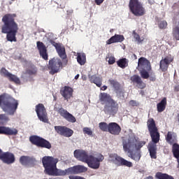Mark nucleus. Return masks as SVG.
I'll return each mask as SVG.
<instances>
[{
  "instance_id": "obj_22",
  "label": "nucleus",
  "mask_w": 179,
  "mask_h": 179,
  "mask_svg": "<svg viewBox=\"0 0 179 179\" xmlns=\"http://www.w3.org/2000/svg\"><path fill=\"white\" fill-rule=\"evenodd\" d=\"M131 80L134 83H136L139 89H145V87H146V85L144 84V83L142 82V80L141 79V77H139V76L134 75L131 76Z\"/></svg>"
},
{
  "instance_id": "obj_54",
  "label": "nucleus",
  "mask_w": 179,
  "mask_h": 179,
  "mask_svg": "<svg viewBox=\"0 0 179 179\" xmlns=\"http://www.w3.org/2000/svg\"><path fill=\"white\" fill-rule=\"evenodd\" d=\"M12 1H15V0H12Z\"/></svg>"
},
{
  "instance_id": "obj_17",
  "label": "nucleus",
  "mask_w": 179,
  "mask_h": 179,
  "mask_svg": "<svg viewBox=\"0 0 179 179\" xmlns=\"http://www.w3.org/2000/svg\"><path fill=\"white\" fill-rule=\"evenodd\" d=\"M173 59L174 58L171 55L166 56L164 59H162L160 61V69H162L163 72H166V70L169 68V65L173 62Z\"/></svg>"
},
{
  "instance_id": "obj_35",
  "label": "nucleus",
  "mask_w": 179,
  "mask_h": 179,
  "mask_svg": "<svg viewBox=\"0 0 179 179\" xmlns=\"http://www.w3.org/2000/svg\"><path fill=\"white\" fill-rule=\"evenodd\" d=\"M72 135H73V130H72L69 128L65 127L64 131L63 133V136L69 138V137L72 136Z\"/></svg>"
},
{
  "instance_id": "obj_15",
  "label": "nucleus",
  "mask_w": 179,
  "mask_h": 179,
  "mask_svg": "<svg viewBox=\"0 0 179 179\" xmlns=\"http://www.w3.org/2000/svg\"><path fill=\"white\" fill-rule=\"evenodd\" d=\"M57 113L69 122H76V118L75 116L72 115V114L69 113L66 110L61 108L57 110Z\"/></svg>"
},
{
  "instance_id": "obj_44",
  "label": "nucleus",
  "mask_w": 179,
  "mask_h": 179,
  "mask_svg": "<svg viewBox=\"0 0 179 179\" xmlns=\"http://www.w3.org/2000/svg\"><path fill=\"white\" fill-rule=\"evenodd\" d=\"M108 59V64H110V65H113V64H114L115 62V58L114 57V56H108L107 57Z\"/></svg>"
},
{
  "instance_id": "obj_12",
  "label": "nucleus",
  "mask_w": 179,
  "mask_h": 179,
  "mask_svg": "<svg viewBox=\"0 0 179 179\" xmlns=\"http://www.w3.org/2000/svg\"><path fill=\"white\" fill-rule=\"evenodd\" d=\"M61 66H62V62L61 59L54 57L49 61L50 73H51V75H54L55 73L59 72Z\"/></svg>"
},
{
  "instance_id": "obj_38",
  "label": "nucleus",
  "mask_w": 179,
  "mask_h": 179,
  "mask_svg": "<svg viewBox=\"0 0 179 179\" xmlns=\"http://www.w3.org/2000/svg\"><path fill=\"white\" fill-rule=\"evenodd\" d=\"M99 127L101 131H103L104 132H107V131H108V124L106 122H100L99 124Z\"/></svg>"
},
{
  "instance_id": "obj_39",
  "label": "nucleus",
  "mask_w": 179,
  "mask_h": 179,
  "mask_svg": "<svg viewBox=\"0 0 179 179\" xmlns=\"http://www.w3.org/2000/svg\"><path fill=\"white\" fill-rule=\"evenodd\" d=\"M65 127H61V126H55V129L57 134L59 135H64V132L65 131Z\"/></svg>"
},
{
  "instance_id": "obj_16",
  "label": "nucleus",
  "mask_w": 179,
  "mask_h": 179,
  "mask_svg": "<svg viewBox=\"0 0 179 179\" xmlns=\"http://www.w3.org/2000/svg\"><path fill=\"white\" fill-rule=\"evenodd\" d=\"M74 157L80 162L86 163L89 159V155H87V152L83 150H76L74 151Z\"/></svg>"
},
{
  "instance_id": "obj_23",
  "label": "nucleus",
  "mask_w": 179,
  "mask_h": 179,
  "mask_svg": "<svg viewBox=\"0 0 179 179\" xmlns=\"http://www.w3.org/2000/svg\"><path fill=\"white\" fill-rule=\"evenodd\" d=\"M72 93H73V90H72L69 87H64L63 90H62L61 94L66 99V100H68L70 97H72Z\"/></svg>"
},
{
  "instance_id": "obj_32",
  "label": "nucleus",
  "mask_w": 179,
  "mask_h": 179,
  "mask_svg": "<svg viewBox=\"0 0 179 179\" xmlns=\"http://www.w3.org/2000/svg\"><path fill=\"white\" fill-rule=\"evenodd\" d=\"M8 79H9L10 82H14L16 85H20V79L15 75L10 73V76H8Z\"/></svg>"
},
{
  "instance_id": "obj_46",
  "label": "nucleus",
  "mask_w": 179,
  "mask_h": 179,
  "mask_svg": "<svg viewBox=\"0 0 179 179\" xmlns=\"http://www.w3.org/2000/svg\"><path fill=\"white\" fill-rule=\"evenodd\" d=\"M129 106H132L133 107H135V106H138V102L136 101L131 100L129 102Z\"/></svg>"
},
{
  "instance_id": "obj_30",
  "label": "nucleus",
  "mask_w": 179,
  "mask_h": 179,
  "mask_svg": "<svg viewBox=\"0 0 179 179\" xmlns=\"http://www.w3.org/2000/svg\"><path fill=\"white\" fill-rule=\"evenodd\" d=\"M155 177L158 179H174L173 176L168 175L167 173H162L160 172L157 173Z\"/></svg>"
},
{
  "instance_id": "obj_6",
  "label": "nucleus",
  "mask_w": 179,
  "mask_h": 179,
  "mask_svg": "<svg viewBox=\"0 0 179 179\" xmlns=\"http://www.w3.org/2000/svg\"><path fill=\"white\" fill-rule=\"evenodd\" d=\"M17 106H19L17 100L9 97L6 94L0 95V107L8 115H13L16 113Z\"/></svg>"
},
{
  "instance_id": "obj_18",
  "label": "nucleus",
  "mask_w": 179,
  "mask_h": 179,
  "mask_svg": "<svg viewBox=\"0 0 179 179\" xmlns=\"http://www.w3.org/2000/svg\"><path fill=\"white\" fill-rule=\"evenodd\" d=\"M36 45L41 57H42L43 59L47 61L48 59V54L47 53V47H45V45L42 42L38 41Z\"/></svg>"
},
{
  "instance_id": "obj_2",
  "label": "nucleus",
  "mask_w": 179,
  "mask_h": 179,
  "mask_svg": "<svg viewBox=\"0 0 179 179\" xmlns=\"http://www.w3.org/2000/svg\"><path fill=\"white\" fill-rule=\"evenodd\" d=\"M145 144V143L144 141H139L138 138L133 134L122 138L124 152L127 153L128 157L135 160V162H139L141 160V151L139 149L142 146H144Z\"/></svg>"
},
{
  "instance_id": "obj_11",
  "label": "nucleus",
  "mask_w": 179,
  "mask_h": 179,
  "mask_svg": "<svg viewBox=\"0 0 179 179\" xmlns=\"http://www.w3.org/2000/svg\"><path fill=\"white\" fill-rule=\"evenodd\" d=\"M29 141L33 143V145H36V146H38L39 148L51 149V143L43 138L37 136H32L29 138Z\"/></svg>"
},
{
  "instance_id": "obj_33",
  "label": "nucleus",
  "mask_w": 179,
  "mask_h": 179,
  "mask_svg": "<svg viewBox=\"0 0 179 179\" xmlns=\"http://www.w3.org/2000/svg\"><path fill=\"white\" fill-rule=\"evenodd\" d=\"M133 36L135 41L137 42V44H142V43H143V40H145V38L139 36V34L136 33L135 31H133Z\"/></svg>"
},
{
  "instance_id": "obj_40",
  "label": "nucleus",
  "mask_w": 179,
  "mask_h": 179,
  "mask_svg": "<svg viewBox=\"0 0 179 179\" xmlns=\"http://www.w3.org/2000/svg\"><path fill=\"white\" fill-rule=\"evenodd\" d=\"M83 134L85 135H88L89 136H92L93 135V131H92V129L89 127H84L83 129Z\"/></svg>"
},
{
  "instance_id": "obj_45",
  "label": "nucleus",
  "mask_w": 179,
  "mask_h": 179,
  "mask_svg": "<svg viewBox=\"0 0 179 179\" xmlns=\"http://www.w3.org/2000/svg\"><path fill=\"white\" fill-rule=\"evenodd\" d=\"M36 72H37V70L36 69H29L27 71V73H28L29 75H36Z\"/></svg>"
},
{
  "instance_id": "obj_8",
  "label": "nucleus",
  "mask_w": 179,
  "mask_h": 179,
  "mask_svg": "<svg viewBox=\"0 0 179 179\" xmlns=\"http://www.w3.org/2000/svg\"><path fill=\"white\" fill-rule=\"evenodd\" d=\"M129 7L134 16H143L146 13L143 4L139 0H130Z\"/></svg>"
},
{
  "instance_id": "obj_53",
  "label": "nucleus",
  "mask_w": 179,
  "mask_h": 179,
  "mask_svg": "<svg viewBox=\"0 0 179 179\" xmlns=\"http://www.w3.org/2000/svg\"><path fill=\"white\" fill-rule=\"evenodd\" d=\"M145 179H153V177L149 176V177L145 178Z\"/></svg>"
},
{
  "instance_id": "obj_52",
  "label": "nucleus",
  "mask_w": 179,
  "mask_h": 179,
  "mask_svg": "<svg viewBox=\"0 0 179 179\" xmlns=\"http://www.w3.org/2000/svg\"><path fill=\"white\" fill-rule=\"evenodd\" d=\"M75 79H76V80L79 79V74H77V75L75 76Z\"/></svg>"
},
{
  "instance_id": "obj_9",
  "label": "nucleus",
  "mask_w": 179,
  "mask_h": 179,
  "mask_svg": "<svg viewBox=\"0 0 179 179\" xmlns=\"http://www.w3.org/2000/svg\"><path fill=\"white\" fill-rule=\"evenodd\" d=\"M104 160V156L101 154H96L94 155H89L88 159H87V164L90 169L97 170L100 167V163Z\"/></svg>"
},
{
  "instance_id": "obj_10",
  "label": "nucleus",
  "mask_w": 179,
  "mask_h": 179,
  "mask_svg": "<svg viewBox=\"0 0 179 179\" xmlns=\"http://www.w3.org/2000/svg\"><path fill=\"white\" fill-rule=\"evenodd\" d=\"M109 162L117 166H126V167H132V162L118 156L117 154H110L109 156Z\"/></svg>"
},
{
  "instance_id": "obj_41",
  "label": "nucleus",
  "mask_w": 179,
  "mask_h": 179,
  "mask_svg": "<svg viewBox=\"0 0 179 179\" xmlns=\"http://www.w3.org/2000/svg\"><path fill=\"white\" fill-rule=\"evenodd\" d=\"M0 73L3 75V76H6V78H8L10 74V73H9V71H8V70H6L5 68H1L0 70Z\"/></svg>"
},
{
  "instance_id": "obj_27",
  "label": "nucleus",
  "mask_w": 179,
  "mask_h": 179,
  "mask_svg": "<svg viewBox=\"0 0 179 179\" xmlns=\"http://www.w3.org/2000/svg\"><path fill=\"white\" fill-rule=\"evenodd\" d=\"M166 139L168 143H174V142L177 141V134L173 132L169 131L168 132Z\"/></svg>"
},
{
  "instance_id": "obj_51",
  "label": "nucleus",
  "mask_w": 179,
  "mask_h": 179,
  "mask_svg": "<svg viewBox=\"0 0 179 179\" xmlns=\"http://www.w3.org/2000/svg\"><path fill=\"white\" fill-rule=\"evenodd\" d=\"M82 79H83V80H86V79H87V78L86 77V76L83 75V76H82Z\"/></svg>"
},
{
  "instance_id": "obj_5",
  "label": "nucleus",
  "mask_w": 179,
  "mask_h": 179,
  "mask_svg": "<svg viewBox=\"0 0 179 179\" xmlns=\"http://www.w3.org/2000/svg\"><path fill=\"white\" fill-rule=\"evenodd\" d=\"M99 99L101 104H105L103 111L106 114H109L110 115L117 114L118 103L112 99L110 94L105 92L101 93L99 95Z\"/></svg>"
},
{
  "instance_id": "obj_49",
  "label": "nucleus",
  "mask_w": 179,
  "mask_h": 179,
  "mask_svg": "<svg viewBox=\"0 0 179 179\" xmlns=\"http://www.w3.org/2000/svg\"><path fill=\"white\" fill-rule=\"evenodd\" d=\"M175 90L179 92V84L175 86Z\"/></svg>"
},
{
  "instance_id": "obj_48",
  "label": "nucleus",
  "mask_w": 179,
  "mask_h": 179,
  "mask_svg": "<svg viewBox=\"0 0 179 179\" xmlns=\"http://www.w3.org/2000/svg\"><path fill=\"white\" fill-rule=\"evenodd\" d=\"M3 153L4 152H2V150L0 149V159L1 160L2 157H3Z\"/></svg>"
},
{
  "instance_id": "obj_29",
  "label": "nucleus",
  "mask_w": 179,
  "mask_h": 179,
  "mask_svg": "<svg viewBox=\"0 0 179 179\" xmlns=\"http://www.w3.org/2000/svg\"><path fill=\"white\" fill-rule=\"evenodd\" d=\"M31 162V158L30 157L27 156H22L20 158V163L22 164L23 166H26L29 164Z\"/></svg>"
},
{
  "instance_id": "obj_14",
  "label": "nucleus",
  "mask_w": 179,
  "mask_h": 179,
  "mask_svg": "<svg viewBox=\"0 0 179 179\" xmlns=\"http://www.w3.org/2000/svg\"><path fill=\"white\" fill-rule=\"evenodd\" d=\"M19 134V130L15 127L0 126V135H10L16 136Z\"/></svg>"
},
{
  "instance_id": "obj_43",
  "label": "nucleus",
  "mask_w": 179,
  "mask_h": 179,
  "mask_svg": "<svg viewBox=\"0 0 179 179\" xmlns=\"http://www.w3.org/2000/svg\"><path fill=\"white\" fill-rule=\"evenodd\" d=\"M173 36L176 40H179V28L176 27L173 29Z\"/></svg>"
},
{
  "instance_id": "obj_3",
  "label": "nucleus",
  "mask_w": 179,
  "mask_h": 179,
  "mask_svg": "<svg viewBox=\"0 0 179 179\" xmlns=\"http://www.w3.org/2000/svg\"><path fill=\"white\" fill-rule=\"evenodd\" d=\"M15 14H6L2 17L3 25L1 27V33L6 35L7 41L10 43H16V34L19 27L17 23L15 22Z\"/></svg>"
},
{
  "instance_id": "obj_20",
  "label": "nucleus",
  "mask_w": 179,
  "mask_h": 179,
  "mask_svg": "<svg viewBox=\"0 0 179 179\" xmlns=\"http://www.w3.org/2000/svg\"><path fill=\"white\" fill-rule=\"evenodd\" d=\"M1 160L6 164H12V163H15V155L10 152H4Z\"/></svg>"
},
{
  "instance_id": "obj_24",
  "label": "nucleus",
  "mask_w": 179,
  "mask_h": 179,
  "mask_svg": "<svg viewBox=\"0 0 179 179\" xmlns=\"http://www.w3.org/2000/svg\"><path fill=\"white\" fill-rule=\"evenodd\" d=\"M56 50L60 58H62V59H65V58H66V54L65 53V48H64L62 45L56 44Z\"/></svg>"
},
{
  "instance_id": "obj_4",
  "label": "nucleus",
  "mask_w": 179,
  "mask_h": 179,
  "mask_svg": "<svg viewBox=\"0 0 179 179\" xmlns=\"http://www.w3.org/2000/svg\"><path fill=\"white\" fill-rule=\"evenodd\" d=\"M147 125L152 139V142L148 145L150 156L151 159H157V147L156 143H159V141H160V134L157 131V127H156V124L152 118L148 120Z\"/></svg>"
},
{
  "instance_id": "obj_37",
  "label": "nucleus",
  "mask_w": 179,
  "mask_h": 179,
  "mask_svg": "<svg viewBox=\"0 0 179 179\" xmlns=\"http://www.w3.org/2000/svg\"><path fill=\"white\" fill-rule=\"evenodd\" d=\"M117 65L120 68H125L126 66H128V61L127 59H122L117 61Z\"/></svg>"
},
{
  "instance_id": "obj_21",
  "label": "nucleus",
  "mask_w": 179,
  "mask_h": 179,
  "mask_svg": "<svg viewBox=\"0 0 179 179\" xmlns=\"http://www.w3.org/2000/svg\"><path fill=\"white\" fill-rule=\"evenodd\" d=\"M124 40H125L124 36L115 34L106 41V44L110 45L114 43H122Z\"/></svg>"
},
{
  "instance_id": "obj_47",
  "label": "nucleus",
  "mask_w": 179,
  "mask_h": 179,
  "mask_svg": "<svg viewBox=\"0 0 179 179\" xmlns=\"http://www.w3.org/2000/svg\"><path fill=\"white\" fill-rule=\"evenodd\" d=\"M94 2L96 5L100 6L104 2V0H94Z\"/></svg>"
},
{
  "instance_id": "obj_28",
  "label": "nucleus",
  "mask_w": 179,
  "mask_h": 179,
  "mask_svg": "<svg viewBox=\"0 0 179 179\" xmlns=\"http://www.w3.org/2000/svg\"><path fill=\"white\" fill-rule=\"evenodd\" d=\"M77 62L80 65H85L86 64V55L83 52L77 53Z\"/></svg>"
},
{
  "instance_id": "obj_1",
  "label": "nucleus",
  "mask_w": 179,
  "mask_h": 179,
  "mask_svg": "<svg viewBox=\"0 0 179 179\" xmlns=\"http://www.w3.org/2000/svg\"><path fill=\"white\" fill-rule=\"evenodd\" d=\"M43 166L45 172L48 176H66V174H80V173H86L87 168L83 165H77L70 167L66 170L57 169L58 159L53 157L45 156L42 158Z\"/></svg>"
},
{
  "instance_id": "obj_19",
  "label": "nucleus",
  "mask_w": 179,
  "mask_h": 179,
  "mask_svg": "<svg viewBox=\"0 0 179 179\" xmlns=\"http://www.w3.org/2000/svg\"><path fill=\"white\" fill-rule=\"evenodd\" d=\"M108 132L112 134V135H120V132H121V127L115 122L110 123L108 124Z\"/></svg>"
},
{
  "instance_id": "obj_13",
  "label": "nucleus",
  "mask_w": 179,
  "mask_h": 179,
  "mask_svg": "<svg viewBox=\"0 0 179 179\" xmlns=\"http://www.w3.org/2000/svg\"><path fill=\"white\" fill-rule=\"evenodd\" d=\"M36 113L38 115V120L42 122H48V117H47V111L44 105L39 103L36 106Z\"/></svg>"
},
{
  "instance_id": "obj_34",
  "label": "nucleus",
  "mask_w": 179,
  "mask_h": 179,
  "mask_svg": "<svg viewBox=\"0 0 179 179\" xmlns=\"http://www.w3.org/2000/svg\"><path fill=\"white\" fill-rule=\"evenodd\" d=\"M9 122V117L5 114L0 115V125H5Z\"/></svg>"
},
{
  "instance_id": "obj_26",
  "label": "nucleus",
  "mask_w": 179,
  "mask_h": 179,
  "mask_svg": "<svg viewBox=\"0 0 179 179\" xmlns=\"http://www.w3.org/2000/svg\"><path fill=\"white\" fill-rule=\"evenodd\" d=\"M90 80L92 83H94L98 87H100L101 86V83L103 82V80H101V78L94 75L90 77Z\"/></svg>"
},
{
  "instance_id": "obj_36",
  "label": "nucleus",
  "mask_w": 179,
  "mask_h": 179,
  "mask_svg": "<svg viewBox=\"0 0 179 179\" xmlns=\"http://www.w3.org/2000/svg\"><path fill=\"white\" fill-rule=\"evenodd\" d=\"M108 83H110V85L115 89L116 93H118V89H120V83L114 80H109Z\"/></svg>"
},
{
  "instance_id": "obj_31",
  "label": "nucleus",
  "mask_w": 179,
  "mask_h": 179,
  "mask_svg": "<svg viewBox=\"0 0 179 179\" xmlns=\"http://www.w3.org/2000/svg\"><path fill=\"white\" fill-rule=\"evenodd\" d=\"M173 153L174 157L179 160V145L177 143H174L173 145Z\"/></svg>"
},
{
  "instance_id": "obj_50",
  "label": "nucleus",
  "mask_w": 179,
  "mask_h": 179,
  "mask_svg": "<svg viewBox=\"0 0 179 179\" xmlns=\"http://www.w3.org/2000/svg\"><path fill=\"white\" fill-rule=\"evenodd\" d=\"M101 90H103V91L107 90V86L103 85V86L101 88Z\"/></svg>"
},
{
  "instance_id": "obj_25",
  "label": "nucleus",
  "mask_w": 179,
  "mask_h": 179,
  "mask_svg": "<svg viewBox=\"0 0 179 179\" xmlns=\"http://www.w3.org/2000/svg\"><path fill=\"white\" fill-rule=\"evenodd\" d=\"M166 106H167V99L163 98L162 100L157 105L158 113H163V110H166Z\"/></svg>"
},
{
  "instance_id": "obj_42",
  "label": "nucleus",
  "mask_w": 179,
  "mask_h": 179,
  "mask_svg": "<svg viewBox=\"0 0 179 179\" xmlns=\"http://www.w3.org/2000/svg\"><path fill=\"white\" fill-rule=\"evenodd\" d=\"M159 29H166L167 27V22L163 20L160 21L158 24Z\"/></svg>"
},
{
  "instance_id": "obj_7",
  "label": "nucleus",
  "mask_w": 179,
  "mask_h": 179,
  "mask_svg": "<svg viewBox=\"0 0 179 179\" xmlns=\"http://www.w3.org/2000/svg\"><path fill=\"white\" fill-rule=\"evenodd\" d=\"M137 69L143 79H148L149 78L148 72L152 69L150 62L145 57H141L138 59Z\"/></svg>"
}]
</instances>
